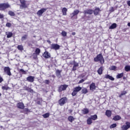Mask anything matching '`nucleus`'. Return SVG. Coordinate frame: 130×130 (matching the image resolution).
Listing matches in <instances>:
<instances>
[{
	"mask_svg": "<svg viewBox=\"0 0 130 130\" xmlns=\"http://www.w3.org/2000/svg\"><path fill=\"white\" fill-rule=\"evenodd\" d=\"M12 26V24L10 22H8L6 23V27H8L9 28H10V27Z\"/></svg>",
	"mask_w": 130,
	"mask_h": 130,
	"instance_id": "obj_43",
	"label": "nucleus"
},
{
	"mask_svg": "<svg viewBox=\"0 0 130 130\" xmlns=\"http://www.w3.org/2000/svg\"><path fill=\"white\" fill-rule=\"evenodd\" d=\"M105 78V79H109V80H111V81H114V78L109 75H106Z\"/></svg>",
	"mask_w": 130,
	"mask_h": 130,
	"instance_id": "obj_20",
	"label": "nucleus"
},
{
	"mask_svg": "<svg viewBox=\"0 0 130 130\" xmlns=\"http://www.w3.org/2000/svg\"><path fill=\"white\" fill-rule=\"evenodd\" d=\"M125 94H126V91H123L121 92L120 94L119 95V97H120V98H121V97H122L123 95H125Z\"/></svg>",
	"mask_w": 130,
	"mask_h": 130,
	"instance_id": "obj_35",
	"label": "nucleus"
},
{
	"mask_svg": "<svg viewBox=\"0 0 130 130\" xmlns=\"http://www.w3.org/2000/svg\"><path fill=\"white\" fill-rule=\"evenodd\" d=\"M90 118H91V120L92 119V120H96V119L98 118L97 115H93L91 116V117Z\"/></svg>",
	"mask_w": 130,
	"mask_h": 130,
	"instance_id": "obj_33",
	"label": "nucleus"
},
{
	"mask_svg": "<svg viewBox=\"0 0 130 130\" xmlns=\"http://www.w3.org/2000/svg\"><path fill=\"white\" fill-rule=\"evenodd\" d=\"M34 58L35 59H36V58H37V55H36L35 56H34Z\"/></svg>",
	"mask_w": 130,
	"mask_h": 130,
	"instance_id": "obj_56",
	"label": "nucleus"
},
{
	"mask_svg": "<svg viewBox=\"0 0 130 130\" xmlns=\"http://www.w3.org/2000/svg\"><path fill=\"white\" fill-rule=\"evenodd\" d=\"M67 31H62L61 32L62 36H63V37H66L67 36Z\"/></svg>",
	"mask_w": 130,
	"mask_h": 130,
	"instance_id": "obj_41",
	"label": "nucleus"
},
{
	"mask_svg": "<svg viewBox=\"0 0 130 130\" xmlns=\"http://www.w3.org/2000/svg\"><path fill=\"white\" fill-rule=\"evenodd\" d=\"M28 88H29V87H25V88H24V90H25L26 91H28Z\"/></svg>",
	"mask_w": 130,
	"mask_h": 130,
	"instance_id": "obj_55",
	"label": "nucleus"
},
{
	"mask_svg": "<svg viewBox=\"0 0 130 130\" xmlns=\"http://www.w3.org/2000/svg\"><path fill=\"white\" fill-rule=\"evenodd\" d=\"M4 81V79H3V77H0V83H2V82Z\"/></svg>",
	"mask_w": 130,
	"mask_h": 130,
	"instance_id": "obj_50",
	"label": "nucleus"
},
{
	"mask_svg": "<svg viewBox=\"0 0 130 130\" xmlns=\"http://www.w3.org/2000/svg\"><path fill=\"white\" fill-rule=\"evenodd\" d=\"M111 114H112L111 111L108 110L106 111V115L108 117H110L111 116Z\"/></svg>",
	"mask_w": 130,
	"mask_h": 130,
	"instance_id": "obj_22",
	"label": "nucleus"
},
{
	"mask_svg": "<svg viewBox=\"0 0 130 130\" xmlns=\"http://www.w3.org/2000/svg\"><path fill=\"white\" fill-rule=\"evenodd\" d=\"M61 71L60 70H57L56 71V76L58 77V78H60L61 77Z\"/></svg>",
	"mask_w": 130,
	"mask_h": 130,
	"instance_id": "obj_19",
	"label": "nucleus"
},
{
	"mask_svg": "<svg viewBox=\"0 0 130 130\" xmlns=\"http://www.w3.org/2000/svg\"><path fill=\"white\" fill-rule=\"evenodd\" d=\"M82 113L83 114H88L89 113V110L87 108H84L82 110Z\"/></svg>",
	"mask_w": 130,
	"mask_h": 130,
	"instance_id": "obj_25",
	"label": "nucleus"
},
{
	"mask_svg": "<svg viewBox=\"0 0 130 130\" xmlns=\"http://www.w3.org/2000/svg\"><path fill=\"white\" fill-rule=\"evenodd\" d=\"M72 35H73V36L76 35V32H72Z\"/></svg>",
	"mask_w": 130,
	"mask_h": 130,
	"instance_id": "obj_57",
	"label": "nucleus"
},
{
	"mask_svg": "<svg viewBox=\"0 0 130 130\" xmlns=\"http://www.w3.org/2000/svg\"><path fill=\"white\" fill-rule=\"evenodd\" d=\"M44 83H45V84H46L47 85H49V83H50V82L49 81V80H45Z\"/></svg>",
	"mask_w": 130,
	"mask_h": 130,
	"instance_id": "obj_45",
	"label": "nucleus"
},
{
	"mask_svg": "<svg viewBox=\"0 0 130 130\" xmlns=\"http://www.w3.org/2000/svg\"><path fill=\"white\" fill-rule=\"evenodd\" d=\"M116 27H117V24H116V23H113L109 27V29H115V28H116Z\"/></svg>",
	"mask_w": 130,
	"mask_h": 130,
	"instance_id": "obj_24",
	"label": "nucleus"
},
{
	"mask_svg": "<svg viewBox=\"0 0 130 130\" xmlns=\"http://www.w3.org/2000/svg\"><path fill=\"white\" fill-rule=\"evenodd\" d=\"M27 92H29V93H33V89L28 87V89H27Z\"/></svg>",
	"mask_w": 130,
	"mask_h": 130,
	"instance_id": "obj_46",
	"label": "nucleus"
},
{
	"mask_svg": "<svg viewBox=\"0 0 130 130\" xmlns=\"http://www.w3.org/2000/svg\"><path fill=\"white\" fill-rule=\"evenodd\" d=\"M0 96H2V94L0 93Z\"/></svg>",
	"mask_w": 130,
	"mask_h": 130,
	"instance_id": "obj_61",
	"label": "nucleus"
},
{
	"mask_svg": "<svg viewBox=\"0 0 130 130\" xmlns=\"http://www.w3.org/2000/svg\"><path fill=\"white\" fill-rule=\"evenodd\" d=\"M68 120L69 121H70V122H73V121H74L75 120V118H74V117L72 116H70L68 117Z\"/></svg>",
	"mask_w": 130,
	"mask_h": 130,
	"instance_id": "obj_28",
	"label": "nucleus"
},
{
	"mask_svg": "<svg viewBox=\"0 0 130 130\" xmlns=\"http://www.w3.org/2000/svg\"><path fill=\"white\" fill-rule=\"evenodd\" d=\"M20 2L21 4V5H20V8H27V5H26V1L20 0Z\"/></svg>",
	"mask_w": 130,
	"mask_h": 130,
	"instance_id": "obj_11",
	"label": "nucleus"
},
{
	"mask_svg": "<svg viewBox=\"0 0 130 130\" xmlns=\"http://www.w3.org/2000/svg\"><path fill=\"white\" fill-rule=\"evenodd\" d=\"M76 70H77V67L74 66L73 68V71H76Z\"/></svg>",
	"mask_w": 130,
	"mask_h": 130,
	"instance_id": "obj_51",
	"label": "nucleus"
},
{
	"mask_svg": "<svg viewBox=\"0 0 130 130\" xmlns=\"http://www.w3.org/2000/svg\"><path fill=\"white\" fill-rule=\"evenodd\" d=\"M35 79V77L34 76H30L26 78V81H28V82H30V83H33Z\"/></svg>",
	"mask_w": 130,
	"mask_h": 130,
	"instance_id": "obj_12",
	"label": "nucleus"
},
{
	"mask_svg": "<svg viewBox=\"0 0 130 130\" xmlns=\"http://www.w3.org/2000/svg\"><path fill=\"white\" fill-rule=\"evenodd\" d=\"M80 11H79L78 10H75L74 12L72 14H71V16H72V18H73V17L77 16V15H78Z\"/></svg>",
	"mask_w": 130,
	"mask_h": 130,
	"instance_id": "obj_13",
	"label": "nucleus"
},
{
	"mask_svg": "<svg viewBox=\"0 0 130 130\" xmlns=\"http://www.w3.org/2000/svg\"><path fill=\"white\" fill-rule=\"evenodd\" d=\"M6 35H7V38H11L13 36V32L11 31L6 32Z\"/></svg>",
	"mask_w": 130,
	"mask_h": 130,
	"instance_id": "obj_18",
	"label": "nucleus"
},
{
	"mask_svg": "<svg viewBox=\"0 0 130 130\" xmlns=\"http://www.w3.org/2000/svg\"><path fill=\"white\" fill-rule=\"evenodd\" d=\"M121 119V117L119 116V115L115 116L113 117V120H115V121H117V120H120Z\"/></svg>",
	"mask_w": 130,
	"mask_h": 130,
	"instance_id": "obj_23",
	"label": "nucleus"
},
{
	"mask_svg": "<svg viewBox=\"0 0 130 130\" xmlns=\"http://www.w3.org/2000/svg\"><path fill=\"white\" fill-rule=\"evenodd\" d=\"M50 114L49 113H46L42 115L44 118H48L49 117Z\"/></svg>",
	"mask_w": 130,
	"mask_h": 130,
	"instance_id": "obj_31",
	"label": "nucleus"
},
{
	"mask_svg": "<svg viewBox=\"0 0 130 130\" xmlns=\"http://www.w3.org/2000/svg\"><path fill=\"white\" fill-rule=\"evenodd\" d=\"M92 120H91V118H90V117L88 118L87 120V124H92Z\"/></svg>",
	"mask_w": 130,
	"mask_h": 130,
	"instance_id": "obj_34",
	"label": "nucleus"
},
{
	"mask_svg": "<svg viewBox=\"0 0 130 130\" xmlns=\"http://www.w3.org/2000/svg\"><path fill=\"white\" fill-rule=\"evenodd\" d=\"M116 126H117L116 123H113L110 126V128H114Z\"/></svg>",
	"mask_w": 130,
	"mask_h": 130,
	"instance_id": "obj_37",
	"label": "nucleus"
},
{
	"mask_svg": "<svg viewBox=\"0 0 130 130\" xmlns=\"http://www.w3.org/2000/svg\"><path fill=\"white\" fill-rule=\"evenodd\" d=\"M59 48H60V46L57 44H52L51 45V49H53V50H58Z\"/></svg>",
	"mask_w": 130,
	"mask_h": 130,
	"instance_id": "obj_6",
	"label": "nucleus"
},
{
	"mask_svg": "<svg viewBox=\"0 0 130 130\" xmlns=\"http://www.w3.org/2000/svg\"><path fill=\"white\" fill-rule=\"evenodd\" d=\"M5 73L8 75V76H12L11 73V69L9 67H6L4 69Z\"/></svg>",
	"mask_w": 130,
	"mask_h": 130,
	"instance_id": "obj_9",
	"label": "nucleus"
},
{
	"mask_svg": "<svg viewBox=\"0 0 130 130\" xmlns=\"http://www.w3.org/2000/svg\"><path fill=\"white\" fill-rule=\"evenodd\" d=\"M17 106L19 109H24L25 108V106H24V104H23V103H18Z\"/></svg>",
	"mask_w": 130,
	"mask_h": 130,
	"instance_id": "obj_15",
	"label": "nucleus"
},
{
	"mask_svg": "<svg viewBox=\"0 0 130 130\" xmlns=\"http://www.w3.org/2000/svg\"><path fill=\"white\" fill-rule=\"evenodd\" d=\"M10 7V5L8 3L0 4V11H5V10L8 9Z\"/></svg>",
	"mask_w": 130,
	"mask_h": 130,
	"instance_id": "obj_2",
	"label": "nucleus"
},
{
	"mask_svg": "<svg viewBox=\"0 0 130 130\" xmlns=\"http://www.w3.org/2000/svg\"><path fill=\"white\" fill-rule=\"evenodd\" d=\"M84 82H85V80L84 79H81L79 81L78 84H82V83H84Z\"/></svg>",
	"mask_w": 130,
	"mask_h": 130,
	"instance_id": "obj_47",
	"label": "nucleus"
},
{
	"mask_svg": "<svg viewBox=\"0 0 130 130\" xmlns=\"http://www.w3.org/2000/svg\"><path fill=\"white\" fill-rule=\"evenodd\" d=\"M125 71L126 72H129V71H130V66H126L125 67Z\"/></svg>",
	"mask_w": 130,
	"mask_h": 130,
	"instance_id": "obj_36",
	"label": "nucleus"
},
{
	"mask_svg": "<svg viewBox=\"0 0 130 130\" xmlns=\"http://www.w3.org/2000/svg\"><path fill=\"white\" fill-rule=\"evenodd\" d=\"M127 5L130 7V1L127 2Z\"/></svg>",
	"mask_w": 130,
	"mask_h": 130,
	"instance_id": "obj_52",
	"label": "nucleus"
},
{
	"mask_svg": "<svg viewBox=\"0 0 130 130\" xmlns=\"http://www.w3.org/2000/svg\"><path fill=\"white\" fill-rule=\"evenodd\" d=\"M47 10V9H46V8H43L42 9H40L37 13L38 16H39V17H41V16H42V14H43V13H45V12H46Z\"/></svg>",
	"mask_w": 130,
	"mask_h": 130,
	"instance_id": "obj_10",
	"label": "nucleus"
},
{
	"mask_svg": "<svg viewBox=\"0 0 130 130\" xmlns=\"http://www.w3.org/2000/svg\"><path fill=\"white\" fill-rule=\"evenodd\" d=\"M100 12V8H96L93 11L94 15H95V16H97V15L99 14Z\"/></svg>",
	"mask_w": 130,
	"mask_h": 130,
	"instance_id": "obj_17",
	"label": "nucleus"
},
{
	"mask_svg": "<svg viewBox=\"0 0 130 130\" xmlns=\"http://www.w3.org/2000/svg\"><path fill=\"white\" fill-rule=\"evenodd\" d=\"M9 89H10V87H9L8 86H2V89H3L4 90H5V91H8Z\"/></svg>",
	"mask_w": 130,
	"mask_h": 130,
	"instance_id": "obj_39",
	"label": "nucleus"
},
{
	"mask_svg": "<svg viewBox=\"0 0 130 130\" xmlns=\"http://www.w3.org/2000/svg\"><path fill=\"white\" fill-rule=\"evenodd\" d=\"M4 17H5L4 14H2L0 13V19H4Z\"/></svg>",
	"mask_w": 130,
	"mask_h": 130,
	"instance_id": "obj_49",
	"label": "nucleus"
},
{
	"mask_svg": "<svg viewBox=\"0 0 130 130\" xmlns=\"http://www.w3.org/2000/svg\"><path fill=\"white\" fill-rule=\"evenodd\" d=\"M69 111L70 112V113H72L73 112V110H69Z\"/></svg>",
	"mask_w": 130,
	"mask_h": 130,
	"instance_id": "obj_58",
	"label": "nucleus"
},
{
	"mask_svg": "<svg viewBox=\"0 0 130 130\" xmlns=\"http://www.w3.org/2000/svg\"><path fill=\"white\" fill-rule=\"evenodd\" d=\"M81 90H82V87L80 86L75 87L73 89V91L72 93V96H76V94H78V92H80Z\"/></svg>",
	"mask_w": 130,
	"mask_h": 130,
	"instance_id": "obj_3",
	"label": "nucleus"
},
{
	"mask_svg": "<svg viewBox=\"0 0 130 130\" xmlns=\"http://www.w3.org/2000/svg\"><path fill=\"white\" fill-rule=\"evenodd\" d=\"M127 26H128V27H130V22H129V23H127Z\"/></svg>",
	"mask_w": 130,
	"mask_h": 130,
	"instance_id": "obj_59",
	"label": "nucleus"
},
{
	"mask_svg": "<svg viewBox=\"0 0 130 130\" xmlns=\"http://www.w3.org/2000/svg\"><path fill=\"white\" fill-rule=\"evenodd\" d=\"M24 111L28 112V111H29V109H28V108H25V109H24Z\"/></svg>",
	"mask_w": 130,
	"mask_h": 130,
	"instance_id": "obj_53",
	"label": "nucleus"
},
{
	"mask_svg": "<svg viewBox=\"0 0 130 130\" xmlns=\"http://www.w3.org/2000/svg\"><path fill=\"white\" fill-rule=\"evenodd\" d=\"M126 125H123L121 127L122 130H127L130 128V122H126Z\"/></svg>",
	"mask_w": 130,
	"mask_h": 130,
	"instance_id": "obj_8",
	"label": "nucleus"
},
{
	"mask_svg": "<svg viewBox=\"0 0 130 130\" xmlns=\"http://www.w3.org/2000/svg\"><path fill=\"white\" fill-rule=\"evenodd\" d=\"M111 12H113V11H114V9L113 7H112L111 9Z\"/></svg>",
	"mask_w": 130,
	"mask_h": 130,
	"instance_id": "obj_54",
	"label": "nucleus"
},
{
	"mask_svg": "<svg viewBox=\"0 0 130 130\" xmlns=\"http://www.w3.org/2000/svg\"><path fill=\"white\" fill-rule=\"evenodd\" d=\"M35 52L37 55H39V53H40V50L39 48H37L36 49Z\"/></svg>",
	"mask_w": 130,
	"mask_h": 130,
	"instance_id": "obj_40",
	"label": "nucleus"
},
{
	"mask_svg": "<svg viewBox=\"0 0 130 130\" xmlns=\"http://www.w3.org/2000/svg\"><path fill=\"white\" fill-rule=\"evenodd\" d=\"M102 72H103V67H101L98 69V73L99 75H102Z\"/></svg>",
	"mask_w": 130,
	"mask_h": 130,
	"instance_id": "obj_26",
	"label": "nucleus"
},
{
	"mask_svg": "<svg viewBox=\"0 0 130 130\" xmlns=\"http://www.w3.org/2000/svg\"><path fill=\"white\" fill-rule=\"evenodd\" d=\"M67 101L68 98H67L66 97H63L59 100L58 103L60 106H62L64 105L66 103H67Z\"/></svg>",
	"mask_w": 130,
	"mask_h": 130,
	"instance_id": "obj_5",
	"label": "nucleus"
},
{
	"mask_svg": "<svg viewBox=\"0 0 130 130\" xmlns=\"http://www.w3.org/2000/svg\"><path fill=\"white\" fill-rule=\"evenodd\" d=\"M123 75H124L123 73L118 74L116 76L117 79H121V78H122L123 77Z\"/></svg>",
	"mask_w": 130,
	"mask_h": 130,
	"instance_id": "obj_27",
	"label": "nucleus"
},
{
	"mask_svg": "<svg viewBox=\"0 0 130 130\" xmlns=\"http://www.w3.org/2000/svg\"><path fill=\"white\" fill-rule=\"evenodd\" d=\"M20 71L23 74H26V71H25L23 69H20Z\"/></svg>",
	"mask_w": 130,
	"mask_h": 130,
	"instance_id": "obj_48",
	"label": "nucleus"
},
{
	"mask_svg": "<svg viewBox=\"0 0 130 130\" xmlns=\"http://www.w3.org/2000/svg\"><path fill=\"white\" fill-rule=\"evenodd\" d=\"M67 12H68V9L67 8H63L62 9L63 16H67Z\"/></svg>",
	"mask_w": 130,
	"mask_h": 130,
	"instance_id": "obj_21",
	"label": "nucleus"
},
{
	"mask_svg": "<svg viewBox=\"0 0 130 130\" xmlns=\"http://www.w3.org/2000/svg\"><path fill=\"white\" fill-rule=\"evenodd\" d=\"M90 90L91 91H94V90L96 89V85L94 83H91L89 86Z\"/></svg>",
	"mask_w": 130,
	"mask_h": 130,
	"instance_id": "obj_16",
	"label": "nucleus"
},
{
	"mask_svg": "<svg viewBox=\"0 0 130 130\" xmlns=\"http://www.w3.org/2000/svg\"><path fill=\"white\" fill-rule=\"evenodd\" d=\"M43 56L45 58H50V54L48 52L45 51L43 54Z\"/></svg>",
	"mask_w": 130,
	"mask_h": 130,
	"instance_id": "obj_14",
	"label": "nucleus"
},
{
	"mask_svg": "<svg viewBox=\"0 0 130 130\" xmlns=\"http://www.w3.org/2000/svg\"><path fill=\"white\" fill-rule=\"evenodd\" d=\"M74 67H79V63H77V62L76 61H74Z\"/></svg>",
	"mask_w": 130,
	"mask_h": 130,
	"instance_id": "obj_44",
	"label": "nucleus"
},
{
	"mask_svg": "<svg viewBox=\"0 0 130 130\" xmlns=\"http://www.w3.org/2000/svg\"><path fill=\"white\" fill-rule=\"evenodd\" d=\"M28 37V35H25L22 37L21 38V41H25L27 39V38Z\"/></svg>",
	"mask_w": 130,
	"mask_h": 130,
	"instance_id": "obj_32",
	"label": "nucleus"
},
{
	"mask_svg": "<svg viewBox=\"0 0 130 130\" xmlns=\"http://www.w3.org/2000/svg\"><path fill=\"white\" fill-rule=\"evenodd\" d=\"M9 15H10V16H15V13H14V12L12 11H9L8 12Z\"/></svg>",
	"mask_w": 130,
	"mask_h": 130,
	"instance_id": "obj_38",
	"label": "nucleus"
},
{
	"mask_svg": "<svg viewBox=\"0 0 130 130\" xmlns=\"http://www.w3.org/2000/svg\"><path fill=\"white\" fill-rule=\"evenodd\" d=\"M94 61H95V62L100 61L101 64H103V63H104V58L102 55V53L97 55L96 57L94 58Z\"/></svg>",
	"mask_w": 130,
	"mask_h": 130,
	"instance_id": "obj_1",
	"label": "nucleus"
},
{
	"mask_svg": "<svg viewBox=\"0 0 130 130\" xmlns=\"http://www.w3.org/2000/svg\"><path fill=\"white\" fill-rule=\"evenodd\" d=\"M88 18H90V16H88Z\"/></svg>",
	"mask_w": 130,
	"mask_h": 130,
	"instance_id": "obj_60",
	"label": "nucleus"
},
{
	"mask_svg": "<svg viewBox=\"0 0 130 130\" xmlns=\"http://www.w3.org/2000/svg\"><path fill=\"white\" fill-rule=\"evenodd\" d=\"M110 70H111V71H115L116 70V67L112 66V67H111Z\"/></svg>",
	"mask_w": 130,
	"mask_h": 130,
	"instance_id": "obj_42",
	"label": "nucleus"
},
{
	"mask_svg": "<svg viewBox=\"0 0 130 130\" xmlns=\"http://www.w3.org/2000/svg\"><path fill=\"white\" fill-rule=\"evenodd\" d=\"M17 49H18V50H21V51H22V50H24V47H23L22 45H19L17 46Z\"/></svg>",
	"mask_w": 130,
	"mask_h": 130,
	"instance_id": "obj_30",
	"label": "nucleus"
},
{
	"mask_svg": "<svg viewBox=\"0 0 130 130\" xmlns=\"http://www.w3.org/2000/svg\"><path fill=\"white\" fill-rule=\"evenodd\" d=\"M69 87L68 85H61L58 88V92H62V91H64L67 90V88Z\"/></svg>",
	"mask_w": 130,
	"mask_h": 130,
	"instance_id": "obj_7",
	"label": "nucleus"
},
{
	"mask_svg": "<svg viewBox=\"0 0 130 130\" xmlns=\"http://www.w3.org/2000/svg\"><path fill=\"white\" fill-rule=\"evenodd\" d=\"M82 94H87L88 93V89L86 88H83L82 89Z\"/></svg>",
	"mask_w": 130,
	"mask_h": 130,
	"instance_id": "obj_29",
	"label": "nucleus"
},
{
	"mask_svg": "<svg viewBox=\"0 0 130 130\" xmlns=\"http://www.w3.org/2000/svg\"><path fill=\"white\" fill-rule=\"evenodd\" d=\"M93 12H94V10L92 9H87L84 10V12H83V13L84 15L83 17L84 19H86V15H87V14H88V15H92Z\"/></svg>",
	"mask_w": 130,
	"mask_h": 130,
	"instance_id": "obj_4",
	"label": "nucleus"
}]
</instances>
